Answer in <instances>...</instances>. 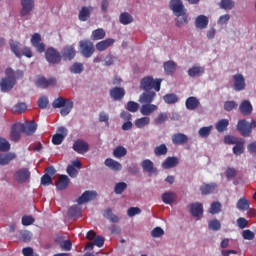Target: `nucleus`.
<instances>
[{
	"instance_id": "14",
	"label": "nucleus",
	"mask_w": 256,
	"mask_h": 256,
	"mask_svg": "<svg viewBox=\"0 0 256 256\" xmlns=\"http://www.w3.org/2000/svg\"><path fill=\"white\" fill-rule=\"evenodd\" d=\"M14 177L18 183H25L30 179L31 172H29V169L27 168H21L16 171Z\"/></svg>"
},
{
	"instance_id": "20",
	"label": "nucleus",
	"mask_w": 256,
	"mask_h": 256,
	"mask_svg": "<svg viewBox=\"0 0 256 256\" xmlns=\"http://www.w3.org/2000/svg\"><path fill=\"white\" fill-rule=\"evenodd\" d=\"M188 208L192 217H201L203 215V204L199 202L191 203Z\"/></svg>"
},
{
	"instance_id": "60",
	"label": "nucleus",
	"mask_w": 256,
	"mask_h": 256,
	"mask_svg": "<svg viewBox=\"0 0 256 256\" xmlns=\"http://www.w3.org/2000/svg\"><path fill=\"white\" fill-rule=\"evenodd\" d=\"M41 185H44V187H48V185H53V178L49 176V174H44L41 177Z\"/></svg>"
},
{
	"instance_id": "6",
	"label": "nucleus",
	"mask_w": 256,
	"mask_h": 256,
	"mask_svg": "<svg viewBox=\"0 0 256 256\" xmlns=\"http://www.w3.org/2000/svg\"><path fill=\"white\" fill-rule=\"evenodd\" d=\"M45 58L48 63H52V65H57V63H61V53L53 47H49L46 50Z\"/></svg>"
},
{
	"instance_id": "57",
	"label": "nucleus",
	"mask_w": 256,
	"mask_h": 256,
	"mask_svg": "<svg viewBox=\"0 0 256 256\" xmlns=\"http://www.w3.org/2000/svg\"><path fill=\"white\" fill-rule=\"evenodd\" d=\"M208 227L211 231H219L221 229V222L217 219L210 220L208 222Z\"/></svg>"
},
{
	"instance_id": "26",
	"label": "nucleus",
	"mask_w": 256,
	"mask_h": 256,
	"mask_svg": "<svg viewBox=\"0 0 256 256\" xmlns=\"http://www.w3.org/2000/svg\"><path fill=\"white\" fill-rule=\"evenodd\" d=\"M110 97L114 99V101H121L123 97H125V89L121 87H114L110 90Z\"/></svg>"
},
{
	"instance_id": "13",
	"label": "nucleus",
	"mask_w": 256,
	"mask_h": 256,
	"mask_svg": "<svg viewBox=\"0 0 256 256\" xmlns=\"http://www.w3.org/2000/svg\"><path fill=\"white\" fill-rule=\"evenodd\" d=\"M31 44L35 47L38 53H45V44L41 42V34L34 33L31 37Z\"/></svg>"
},
{
	"instance_id": "9",
	"label": "nucleus",
	"mask_w": 256,
	"mask_h": 256,
	"mask_svg": "<svg viewBox=\"0 0 256 256\" xmlns=\"http://www.w3.org/2000/svg\"><path fill=\"white\" fill-rule=\"evenodd\" d=\"M56 134L52 137V143L53 145H61L63 141L65 140V137H67V128L61 126L57 129Z\"/></svg>"
},
{
	"instance_id": "16",
	"label": "nucleus",
	"mask_w": 256,
	"mask_h": 256,
	"mask_svg": "<svg viewBox=\"0 0 256 256\" xmlns=\"http://www.w3.org/2000/svg\"><path fill=\"white\" fill-rule=\"evenodd\" d=\"M141 167L144 171V173H148V175H157V168L155 167V164L150 159H145L141 163Z\"/></svg>"
},
{
	"instance_id": "30",
	"label": "nucleus",
	"mask_w": 256,
	"mask_h": 256,
	"mask_svg": "<svg viewBox=\"0 0 256 256\" xmlns=\"http://www.w3.org/2000/svg\"><path fill=\"white\" fill-rule=\"evenodd\" d=\"M200 191L203 195H211V193L217 191V185L215 183H204L200 186Z\"/></svg>"
},
{
	"instance_id": "5",
	"label": "nucleus",
	"mask_w": 256,
	"mask_h": 256,
	"mask_svg": "<svg viewBox=\"0 0 256 256\" xmlns=\"http://www.w3.org/2000/svg\"><path fill=\"white\" fill-rule=\"evenodd\" d=\"M34 83L39 89H48V87L57 85V78L51 77L47 79L44 76H37Z\"/></svg>"
},
{
	"instance_id": "19",
	"label": "nucleus",
	"mask_w": 256,
	"mask_h": 256,
	"mask_svg": "<svg viewBox=\"0 0 256 256\" xmlns=\"http://www.w3.org/2000/svg\"><path fill=\"white\" fill-rule=\"evenodd\" d=\"M17 82L15 80H10L9 78H2L0 80V89L2 93H7V91H11L15 87Z\"/></svg>"
},
{
	"instance_id": "28",
	"label": "nucleus",
	"mask_w": 256,
	"mask_h": 256,
	"mask_svg": "<svg viewBox=\"0 0 256 256\" xmlns=\"http://www.w3.org/2000/svg\"><path fill=\"white\" fill-rule=\"evenodd\" d=\"M240 113L244 116L251 115L253 113V105H251V102L249 100H244L240 104Z\"/></svg>"
},
{
	"instance_id": "2",
	"label": "nucleus",
	"mask_w": 256,
	"mask_h": 256,
	"mask_svg": "<svg viewBox=\"0 0 256 256\" xmlns=\"http://www.w3.org/2000/svg\"><path fill=\"white\" fill-rule=\"evenodd\" d=\"M52 107L53 109H61L60 115H62V117H67V115L71 113V109H73V102L69 99L58 97L53 101Z\"/></svg>"
},
{
	"instance_id": "50",
	"label": "nucleus",
	"mask_w": 256,
	"mask_h": 256,
	"mask_svg": "<svg viewBox=\"0 0 256 256\" xmlns=\"http://www.w3.org/2000/svg\"><path fill=\"white\" fill-rule=\"evenodd\" d=\"M120 23L122 25H129L130 23H133V16L127 12L120 14Z\"/></svg>"
},
{
	"instance_id": "41",
	"label": "nucleus",
	"mask_w": 256,
	"mask_h": 256,
	"mask_svg": "<svg viewBox=\"0 0 256 256\" xmlns=\"http://www.w3.org/2000/svg\"><path fill=\"white\" fill-rule=\"evenodd\" d=\"M149 123H151V118L144 116L142 118L136 119L134 125L137 127V129H143L144 127H147Z\"/></svg>"
},
{
	"instance_id": "40",
	"label": "nucleus",
	"mask_w": 256,
	"mask_h": 256,
	"mask_svg": "<svg viewBox=\"0 0 256 256\" xmlns=\"http://www.w3.org/2000/svg\"><path fill=\"white\" fill-rule=\"evenodd\" d=\"M177 69V64L173 60L164 63V71L167 75H173Z\"/></svg>"
},
{
	"instance_id": "11",
	"label": "nucleus",
	"mask_w": 256,
	"mask_h": 256,
	"mask_svg": "<svg viewBox=\"0 0 256 256\" xmlns=\"http://www.w3.org/2000/svg\"><path fill=\"white\" fill-rule=\"evenodd\" d=\"M73 150L79 153V155H84V153L89 151V143L85 142V140L78 139L73 144Z\"/></svg>"
},
{
	"instance_id": "22",
	"label": "nucleus",
	"mask_w": 256,
	"mask_h": 256,
	"mask_svg": "<svg viewBox=\"0 0 256 256\" xmlns=\"http://www.w3.org/2000/svg\"><path fill=\"white\" fill-rule=\"evenodd\" d=\"M114 44H115V39L107 38L105 40H102L96 43V49L97 51H100V52L107 51V49H109V47H111Z\"/></svg>"
},
{
	"instance_id": "47",
	"label": "nucleus",
	"mask_w": 256,
	"mask_h": 256,
	"mask_svg": "<svg viewBox=\"0 0 256 256\" xmlns=\"http://www.w3.org/2000/svg\"><path fill=\"white\" fill-rule=\"evenodd\" d=\"M113 155L116 159H121V157L127 155V149L123 146H117L113 151Z\"/></svg>"
},
{
	"instance_id": "4",
	"label": "nucleus",
	"mask_w": 256,
	"mask_h": 256,
	"mask_svg": "<svg viewBox=\"0 0 256 256\" xmlns=\"http://www.w3.org/2000/svg\"><path fill=\"white\" fill-rule=\"evenodd\" d=\"M79 49L81 55H83L86 59L89 57H93V53H95V45L91 40H81L79 42Z\"/></svg>"
},
{
	"instance_id": "3",
	"label": "nucleus",
	"mask_w": 256,
	"mask_h": 256,
	"mask_svg": "<svg viewBox=\"0 0 256 256\" xmlns=\"http://www.w3.org/2000/svg\"><path fill=\"white\" fill-rule=\"evenodd\" d=\"M162 79H153V76H146L142 78L140 81V89L143 91H151V89H154L155 91L159 92L161 91V83Z\"/></svg>"
},
{
	"instance_id": "59",
	"label": "nucleus",
	"mask_w": 256,
	"mask_h": 256,
	"mask_svg": "<svg viewBox=\"0 0 256 256\" xmlns=\"http://www.w3.org/2000/svg\"><path fill=\"white\" fill-rule=\"evenodd\" d=\"M11 149V144L9 141L5 140L4 138H0V151L3 153H7Z\"/></svg>"
},
{
	"instance_id": "53",
	"label": "nucleus",
	"mask_w": 256,
	"mask_h": 256,
	"mask_svg": "<svg viewBox=\"0 0 256 256\" xmlns=\"http://www.w3.org/2000/svg\"><path fill=\"white\" fill-rule=\"evenodd\" d=\"M234 155H243L245 153V146L243 142H236L235 146L233 147Z\"/></svg>"
},
{
	"instance_id": "38",
	"label": "nucleus",
	"mask_w": 256,
	"mask_h": 256,
	"mask_svg": "<svg viewBox=\"0 0 256 256\" xmlns=\"http://www.w3.org/2000/svg\"><path fill=\"white\" fill-rule=\"evenodd\" d=\"M68 217L71 219H79L81 217V206L74 205L68 210Z\"/></svg>"
},
{
	"instance_id": "37",
	"label": "nucleus",
	"mask_w": 256,
	"mask_h": 256,
	"mask_svg": "<svg viewBox=\"0 0 256 256\" xmlns=\"http://www.w3.org/2000/svg\"><path fill=\"white\" fill-rule=\"evenodd\" d=\"M104 165L106 167H109V169H112L113 171H121V169H122L121 163H119L111 158H107L104 162Z\"/></svg>"
},
{
	"instance_id": "33",
	"label": "nucleus",
	"mask_w": 256,
	"mask_h": 256,
	"mask_svg": "<svg viewBox=\"0 0 256 256\" xmlns=\"http://www.w3.org/2000/svg\"><path fill=\"white\" fill-rule=\"evenodd\" d=\"M179 165V159L177 157H167L162 163L163 169H173Z\"/></svg>"
},
{
	"instance_id": "56",
	"label": "nucleus",
	"mask_w": 256,
	"mask_h": 256,
	"mask_svg": "<svg viewBox=\"0 0 256 256\" xmlns=\"http://www.w3.org/2000/svg\"><path fill=\"white\" fill-rule=\"evenodd\" d=\"M125 189H127V183L125 182L116 183L114 187V193L116 195H121L123 191H125Z\"/></svg>"
},
{
	"instance_id": "46",
	"label": "nucleus",
	"mask_w": 256,
	"mask_h": 256,
	"mask_svg": "<svg viewBox=\"0 0 256 256\" xmlns=\"http://www.w3.org/2000/svg\"><path fill=\"white\" fill-rule=\"evenodd\" d=\"M84 66L83 63L81 62H75L71 67H70V73H74L75 75H79L80 73H83L84 71Z\"/></svg>"
},
{
	"instance_id": "45",
	"label": "nucleus",
	"mask_w": 256,
	"mask_h": 256,
	"mask_svg": "<svg viewBox=\"0 0 256 256\" xmlns=\"http://www.w3.org/2000/svg\"><path fill=\"white\" fill-rule=\"evenodd\" d=\"M221 209H223V205H221L220 202H212L209 208V213L211 215H217L221 213Z\"/></svg>"
},
{
	"instance_id": "52",
	"label": "nucleus",
	"mask_w": 256,
	"mask_h": 256,
	"mask_svg": "<svg viewBox=\"0 0 256 256\" xmlns=\"http://www.w3.org/2000/svg\"><path fill=\"white\" fill-rule=\"evenodd\" d=\"M213 129V126H205L199 129L198 135L199 137H202L203 139H207L209 135H211V130Z\"/></svg>"
},
{
	"instance_id": "62",
	"label": "nucleus",
	"mask_w": 256,
	"mask_h": 256,
	"mask_svg": "<svg viewBox=\"0 0 256 256\" xmlns=\"http://www.w3.org/2000/svg\"><path fill=\"white\" fill-rule=\"evenodd\" d=\"M242 237L246 241H253L255 239V233H253L251 230H243Z\"/></svg>"
},
{
	"instance_id": "7",
	"label": "nucleus",
	"mask_w": 256,
	"mask_h": 256,
	"mask_svg": "<svg viewBox=\"0 0 256 256\" xmlns=\"http://www.w3.org/2000/svg\"><path fill=\"white\" fill-rule=\"evenodd\" d=\"M76 55L77 51L73 45L65 46L61 51V57H63L64 61H71L75 59Z\"/></svg>"
},
{
	"instance_id": "12",
	"label": "nucleus",
	"mask_w": 256,
	"mask_h": 256,
	"mask_svg": "<svg viewBox=\"0 0 256 256\" xmlns=\"http://www.w3.org/2000/svg\"><path fill=\"white\" fill-rule=\"evenodd\" d=\"M20 131L25 135H33L37 131V123L35 121L27 122L25 124H19Z\"/></svg>"
},
{
	"instance_id": "64",
	"label": "nucleus",
	"mask_w": 256,
	"mask_h": 256,
	"mask_svg": "<svg viewBox=\"0 0 256 256\" xmlns=\"http://www.w3.org/2000/svg\"><path fill=\"white\" fill-rule=\"evenodd\" d=\"M224 109L225 111H233L237 109V103H235V101H226L224 103Z\"/></svg>"
},
{
	"instance_id": "49",
	"label": "nucleus",
	"mask_w": 256,
	"mask_h": 256,
	"mask_svg": "<svg viewBox=\"0 0 256 256\" xmlns=\"http://www.w3.org/2000/svg\"><path fill=\"white\" fill-rule=\"evenodd\" d=\"M168 151L169 149L167 148V145L161 144L154 149V155H156V157H161L162 155H167Z\"/></svg>"
},
{
	"instance_id": "36",
	"label": "nucleus",
	"mask_w": 256,
	"mask_h": 256,
	"mask_svg": "<svg viewBox=\"0 0 256 256\" xmlns=\"http://www.w3.org/2000/svg\"><path fill=\"white\" fill-rule=\"evenodd\" d=\"M162 201L166 205H171V203H175V201H177V194L174 192H165L162 194Z\"/></svg>"
},
{
	"instance_id": "35",
	"label": "nucleus",
	"mask_w": 256,
	"mask_h": 256,
	"mask_svg": "<svg viewBox=\"0 0 256 256\" xmlns=\"http://www.w3.org/2000/svg\"><path fill=\"white\" fill-rule=\"evenodd\" d=\"M205 73V67L193 66L188 70L189 77H201Z\"/></svg>"
},
{
	"instance_id": "54",
	"label": "nucleus",
	"mask_w": 256,
	"mask_h": 256,
	"mask_svg": "<svg viewBox=\"0 0 256 256\" xmlns=\"http://www.w3.org/2000/svg\"><path fill=\"white\" fill-rule=\"evenodd\" d=\"M168 119H169V116L167 115V113L161 112V113L154 119V123H155V125H163V123H165V121H167Z\"/></svg>"
},
{
	"instance_id": "31",
	"label": "nucleus",
	"mask_w": 256,
	"mask_h": 256,
	"mask_svg": "<svg viewBox=\"0 0 256 256\" xmlns=\"http://www.w3.org/2000/svg\"><path fill=\"white\" fill-rule=\"evenodd\" d=\"M91 11H93V7L91 6L82 7L78 14L79 21H87L91 17Z\"/></svg>"
},
{
	"instance_id": "1",
	"label": "nucleus",
	"mask_w": 256,
	"mask_h": 256,
	"mask_svg": "<svg viewBox=\"0 0 256 256\" xmlns=\"http://www.w3.org/2000/svg\"><path fill=\"white\" fill-rule=\"evenodd\" d=\"M169 7L172 10L175 17H181L176 19V27H183V25H187V23H189L187 9H185L183 1L170 0Z\"/></svg>"
},
{
	"instance_id": "51",
	"label": "nucleus",
	"mask_w": 256,
	"mask_h": 256,
	"mask_svg": "<svg viewBox=\"0 0 256 256\" xmlns=\"http://www.w3.org/2000/svg\"><path fill=\"white\" fill-rule=\"evenodd\" d=\"M163 100L168 105H175V103H177V101H179V98L177 97V95L171 93V94L164 95Z\"/></svg>"
},
{
	"instance_id": "21",
	"label": "nucleus",
	"mask_w": 256,
	"mask_h": 256,
	"mask_svg": "<svg viewBox=\"0 0 256 256\" xmlns=\"http://www.w3.org/2000/svg\"><path fill=\"white\" fill-rule=\"evenodd\" d=\"M9 45H10V49H11L12 53H14V55L16 57L21 59V57H23V48H21V43L15 41L13 39H10Z\"/></svg>"
},
{
	"instance_id": "25",
	"label": "nucleus",
	"mask_w": 256,
	"mask_h": 256,
	"mask_svg": "<svg viewBox=\"0 0 256 256\" xmlns=\"http://www.w3.org/2000/svg\"><path fill=\"white\" fill-rule=\"evenodd\" d=\"M97 196V193L91 191H85L78 199V205H83L84 203H89L93 201V198Z\"/></svg>"
},
{
	"instance_id": "17",
	"label": "nucleus",
	"mask_w": 256,
	"mask_h": 256,
	"mask_svg": "<svg viewBox=\"0 0 256 256\" xmlns=\"http://www.w3.org/2000/svg\"><path fill=\"white\" fill-rule=\"evenodd\" d=\"M6 77L4 79H10V81L17 82L18 79H23V71L17 70L16 72L12 68H7L5 71Z\"/></svg>"
},
{
	"instance_id": "39",
	"label": "nucleus",
	"mask_w": 256,
	"mask_h": 256,
	"mask_svg": "<svg viewBox=\"0 0 256 256\" xmlns=\"http://www.w3.org/2000/svg\"><path fill=\"white\" fill-rule=\"evenodd\" d=\"M105 35H107L105 30L103 28H98L92 32L91 39L92 41H101V39H105Z\"/></svg>"
},
{
	"instance_id": "55",
	"label": "nucleus",
	"mask_w": 256,
	"mask_h": 256,
	"mask_svg": "<svg viewBox=\"0 0 256 256\" xmlns=\"http://www.w3.org/2000/svg\"><path fill=\"white\" fill-rule=\"evenodd\" d=\"M37 105L39 109H47L49 105V98L47 96H41L38 98Z\"/></svg>"
},
{
	"instance_id": "43",
	"label": "nucleus",
	"mask_w": 256,
	"mask_h": 256,
	"mask_svg": "<svg viewBox=\"0 0 256 256\" xmlns=\"http://www.w3.org/2000/svg\"><path fill=\"white\" fill-rule=\"evenodd\" d=\"M227 127H229V120L227 119H221L216 123V131H218V133L227 131Z\"/></svg>"
},
{
	"instance_id": "8",
	"label": "nucleus",
	"mask_w": 256,
	"mask_h": 256,
	"mask_svg": "<svg viewBox=\"0 0 256 256\" xmlns=\"http://www.w3.org/2000/svg\"><path fill=\"white\" fill-rule=\"evenodd\" d=\"M237 131H239L242 137H250L251 127L249 126V122L245 119L239 120L237 124Z\"/></svg>"
},
{
	"instance_id": "61",
	"label": "nucleus",
	"mask_w": 256,
	"mask_h": 256,
	"mask_svg": "<svg viewBox=\"0 0 256 256\" xmlns=\"http://www.w3.org/2000/svg\"><path fill=\"white\" fill-rule=\"evenodd\" d=\"M14 113H25L27 111V104L20 102L14 106Z\"/></svg>"
},
{
	"instance_id": "32",
	"label": "nucleus",
	"mask_w": 256,
	"mask_h": 256,
	"mask_svg": "<svg viewBox=\"0 0 256 256\" xmlns=\"http://www.w3.org/2000/svg\"><path fill=\"white\" fill-rule=\"evenodd\" d=\"M155 111H157V105L155 104H143L140 108V113L141 115H144V117L151 115V113H155Z\"/></svg>"
},
{
	"instance_id": "44",
	"label": "nucleus",
	"mask_w": 256,
	"mask_h": 256,
	"mask_svg": "<svg viewBox=\"0 0 256 256\" xmlns=\"http://www.w3.org/2000/svg\"><path fill=\"white\" fill-rule=\"evenodd\" d=\"M220 9H224V11H231L233 7H235V1L233 0H221L219 3Z\"/></svg>"
},
{
	"instance_id": "23",
	"label": "nucleus",
	"mask_w": 256,
	"mask_h": 256,
	"mask_svg": "<svg viewBox=\"0 0 256 256\" xmlns=\"http://www.w3.org/2000/svg\"><path fill=\"white\" fill-rule=\"evenodd\" d=\"M189 142V137L183 133H175L172 135L173 145H185Z\"/></svg>"
},
{
	"instance_id": "34",
	"label": "nucleus",
	"mask_w": 256,
	"mask_h": 256,
	"mask_svg": "<svg viewBox=\"0 0 256 256\" xmlns=\"http://www.w3.org/2000/svg\"><path fill=\"white\" fill-rule=\"evenodd\" d=\"M195 25L197 29H207V25H209V18L205 15H199L196 17Z\"/></svg>"
},
{
	"instance_id": "63",
	"label": "nucleus",
	"mask_w": 256,
	"mask_h": 256,
	"mask_svg": "<svg viewBox=\"0 0 256 256\" xmlns=\"http://www.w3.org/2000/svg\"><path fill=\"white\" fill-rule=\"evenodd\" d=\"M165 235V231L161 227H156L151 231V236L154 238L162 237Z\"/></svg>"
},
{
	"instance_id": "27",
	"label": "nucleus",
	"mask_w": 256,
	"mask_h": 256,
	"mask_svg": "<svg viewBox=\"0 0 256 256\" xmlns=\"http://www.w3.org/2000/svg\"><path fill=\"white\" fill-rule=\"evenodd\" d=\"M69 183L70 180L67 175H60L56 182V189H58V191H65V189L69 187Z\"/></svg>"
},
{
	"instance_id": "42",
	"label": "nucleus",
	"mask_w": 256,
	"mask_h": 256,
	"mask_svg": "<svg viewBox=\"0 0 256 256\" xmlns=\"http://www.w3.org/2000/svg\"><path fill=\"white\" fill-rule=\"evenodd\" d=\"M15 157L16 155L13 153L0 154V165H9V163H11Z\"/></svg>"
},
{
	"instance_id": "58",
	"label": "nucleus",
	"mask_w": 256,
	"mask_h": 256,
	"mask_svg": "<svg viewBox=\"0 0 256 256\" xmlns=\"http://www.w3.org/2000/svg\"><path fill=\"white\" fill-rule=\"evenodd\" d=\"M127 111H130V113H137L139 111V103L135 101H129L126 106Z\"/></svg>"
},
{
	"instance_id": "10",
	"label": "nucleus",
	"mask_w": 256,
	"mask_h": 256,
	"mask_svg": "<svg viewBox=\"0 0 256 256\" xmlns=\"http://www.w3.org/2000/svg\"><path fill=\"white\" fill-rule=\"evenodd\" d=\"M22 9L20 11L21 17L29 15L35 9V0H21Z\"/></svg>"
},
{
	"instance_id": "18",
	"label": "nucleus",
	"mask_w": 256,
	"mask_h": 256,
	"mask_svg": "<svg viewBox=\"0 0 256 256\" xmlns=\"http://www.w3.org/2000/svg\"><path fill=\"white\" fill-rule=\"evenodd\" d=\"M157 94L154 91H146L140 95L139 102L144 105H151Z\"/></svg>"
},
{
	"instance_id": "24",
	"label": "nucleus",
	"mask_w": 256,
	"mask_h": 256,
	"mask_svg": "<svg viewBox=\"0 0 256 256\" xmlns=\"http://www.w3.org/2000/svg\"><path fill=\"white\" fill-rule=\"evenodd\" d=\"M185 105L188 111H195V109H197L199 105H201V102L199 101V99H197V97L190 96L186 99Z\"/></svg>"
},
{
	"instance_id": "48",
	"label": "nucleus",
	"mask_w": 256,
	"mask_h": 256,
	"mask_svg": "<svg viewBox=\"0 0 256 256\" xmlns=\"http://www.w3.org/2000/svg\"><path fill=\"white\" fill-rule=\"evenodd\" d=\"M239 211H247L249 209V200L246 198H240L236 204Z\"/></svg>"
},
{
	"instance_id": "15",
	"label": "nucleus",
	"mask_w": 256,
	"mask_h": 256,
	"mask_svg": "<svg viewBox=\"0 0 256 256\" xmlns=\"http://www.w3.org/2000/svg\"><path fill=\"white\" fill-rule=\"evenodd\" d=\"M234 79V90L236 91H245L247 84L245 83V77L243 74H235Z\"/></svg>"
},
{
	"instance_id": "29",
	"label": "nucleus",
	"mask_w": 256,
	"mask_h": 256,
	"mask_svg": "<svg viewBox=\"0 0 256 256\" xmlns=\"http://www.w3.org/2000/svg\"><path fill=\"white\" fill-rule=\"evenodd\" d=\"M21 126L19 124H13L10 132V138L11 141H14V143H17L19 139H21Z\"/></svg>"
}]
</instances>
